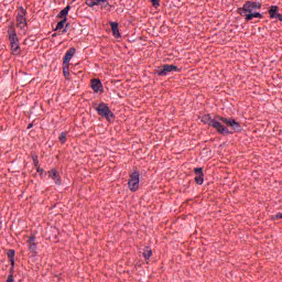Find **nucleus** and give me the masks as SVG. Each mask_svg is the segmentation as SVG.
I'll list each match as a JSON object with an SVG mask.
<instances>
[{"instance_id": "1", "label": "nucleus", "mask_w": 282, "mask_h": 282, "mask_svg": "<svg viewBox=\"0 0 282 282\" xmlns=\"http://www.w3.org/2000/svg\"><path fill=\"white\" fill-rule=\"evenodd\" d=\"M202 122H204L205 124H208L209 127H214V129L217 130L223 135L230 134L229 129L226 128L224 124H227V127H231V130L234 132L241 131V124L235 119H230V118L218 117V119H212L209 115H205L202 117Z\"/></svg>"}, {"instance_id": "2", "label": "nucleus", "mask_w": 282, "mask_h": 282, "mask_svg": "<svg viewBox=\"0 0 282 282\" xmlns=\"http://www.w3.org/2000/svg\"><path fill=\"white\" fill-rule=\"evenodd\" d=\"M262 4L260 2H245L242 9H238L240 15L245 17L247 21H251L253 19H262V15L258 13L256 10H260Z\"/></svg>"}, {"instance_id": "3", "label": "nucleus", "mask_w": 282, "mask_h": 282, "mask_svg": "<svg viewBox=\"0 0 282 282\" xmlns=\"http://www.w3.org/2000/svg\"><path fill=\"white\" fill-rule=\"evenodd\" d=\"M9 42H11V53L13 55H20L21 48L19 44V37L14 31L9 32Z\"/></svg>"}, {"instance_id": "4", "label": "nucleus", "mask_w": 282, "mask_h": 282, "mask_svg": "<svg viewBox=\"0 0 282 282\" xmlns=\"http://www.w3.org/2000/svg\"><path fill=\"white\" fill-rule=\"evenodd\" d=\"M26 11L23 9V7H20L18 9V17L15 18V21L18 22V28L22 31H25V28L28 25L26 22Z\"/></svg>"}, {"instance_id": "5", "label": "nucleus", "mask_w": 282, "mask_h": 282, "mask_svg": "<svg viewBox=\"0 0 282 282\" xmlns=\"http://www.w3.org/2000/svg\"><path fill=\"white\" fill-rule=\"evenodd\" d=\"M96 111L99 116H101L102 118H106L107 120H111V118H113V113L107 104H100L96 108Z\"/></svg>"}, {"instance_id": "6", "label": "nucleus", "mask_w": 282, "mask_h": 282, "mask_svg": "<svg viewBox=\"0 0 282 282\" xmlns=\"http://www.w3.org/2000/svg\"><path fill=\"white\" fill-rule=\"evenodd\" d=\"M128 186L131 192H137L140 188V173L133 172L130 175Z\"/></svg>"}, {"instance_id": "7", "label": "nucleus", "mask_w": 282, "mask_h": 282, "mask_svg": "<svg viewBox=\"0 0 282 282\" xmlns=\"http://www.w3.org/2000/svg\"><path fill=\"white\" fill-rule=\"evenodd\" d=\"M178 68L175 65H164L163 67H159L156 69L158 75L167 76L170 73L177 72Z\"/></svg>"}, {"instance_id": "8", "label": "nucleus", "mask_w": 282, "mask_h": 282, "mask_svg": "<svg viewBox=\"0 0 282 282\" xmlns=\"http://www.w3.org/2000/svg\"><path fill=\"white\" fill-rule=\"evenodd\" d=\"M269 15L271 19H276L282 22V15L279 13V7L272 6L269 9Z\"/></svg>"}, {"instance_id": "9", "label": "nucleus", "mask_w": 282, "mask_h": 282, "mask_svg": "<svg viewBox=\"0 0 282 282\" xmlns=\"http://www.w3.org/2000/svg\"><path fill=\"white\" fill-rule=\"evenodd\" d=\"M194 172L196 173L195 182L198 185H203L204 183L203 167H195Z\"/></svg>"}, {"instance_id": "10", "label": "nucleus", "mask_w": 282, "mask_h": 282, "mask_svg": "<svg viewBox=\"0 0 282 282\" xmlns=\"http://www.w3.org/2000/svg\"><path fill=\"white\" fill-rule=\"evenodd\" d=\"M48 177L53 180L56 185H61V176L56 170L48 171Z\"/></svg>"}, {"instance_id": "11", "label": "nucleus", "mask_w": 282, "mask_h": 282, "mask_svg": "<svg viewBox=\"0 0 282 282\" xmlns=\"http://www.w3.org/2000/svg\"><path fill=\"white\" fill-rule=\"evenodd\" d=\"M75 53H76L75 48H69L65 53V56H64V59H63L64 64H68L72 61V58L74 57Z\"/></svg>"}, {"instance_id": "12", "label": "nucleus", "mask_w": 282, "mask_h": 282, "mask_svg": "<svg viewBox=\"0 0 282 282\" xmlns=\"http://www.w3.org/2000/svg\"><path fill=\"white\" fill-rule=\"evenodd\" d=\"M28 243H29V250H30L33 254H35V253H36V250H37V246H36V243H35V238H34V236H31V237L29 238Z\"/></svg>"}, {"instance_id": "13", "label": "nucleus", "mask_w": 282, "mask_h": 282, "mask_svg": "<svg viewBox=\"0 0 282 282\" xmlns=\"http://www.w3.org/2000/svg\"><path fill=\"white\" fill-rule=\"evenodd\" d=\"M70 9H72L70 4H67V7H65L64 9H62V11H59L57 17L61 18L62 20L67 19V15H68Z\"/></svg>"}, {"instance_id": "14", "label": "nucleus", "mask_w": 282, "mask_h": 282, "mask_svg": "<svg viewBox=\"0 0 282 282\" xmlns=\"http://www.w3.org/2000/svg\"><path fill=\"white\" fill-rule=\"evenodd\" d=\"M110 26H111L113 36L119 39L120 37L119 24L117 22H111Z\"/></svg>"}, {"instance_id": "15", "label": "nucleus", "mask_w": 282, "mask_h": 282, "mask_svg": "<svg viewBox=\"0 0 282 282\" xmlns=\"http://www.w3.org/2000/svg\"><path fill=\"white\" fill-rule=\"evenodd\" d=\"M91 88H93V90L98 93L102 88V83L99 79H94V80H91Z\"/></svg>"}, {"instance_id": "16", "label": "nucleus", "mask_w": 282, "mask_h": 282, "mask_svg": "<svg viewBox=\"0 0 282 282\" xmlns=\"http://www.w3.org/2000/svg\"><path fill=\"white\" fill-rule=\"evenodd\" d=\"M99 4V0H86V6L94 8Z\"/></svg>"}, {"instance_id": "17", "label": "nucleus", "mask_w": 282, "mask_h": 282, "mask_svg": "<svg viewBox=\"0 0 282 282\" xmlns=\"http://www.w3.org/2000/svg\"><path fill=\"white\" fill-rule=\"evenodd\" d=\"M98 6H99L101 9H107L108 7H110L108 0H99Z\"/></svg>"}, {"instance_id": "18", "label": "nucleus", "mask_w": 282, "mask_h": 282, "mask_svg": "<svg viewBox=\"0 0 282 282\" xmlns=\"http://www.w3.org/2000/svg\"><path fill=\"white\" fill-rule=\"evenodd\" d=\"M58 140L62 144H65L67 141V133L66 132H62L58 137Z\"/></svg>"}, {"instance_id": "19", "label": "nucleus", "mask_w": 282, "mask_h": 282, "mask_svg": "<svg viewBox=\"0 0 282 282\" xmlns=\"http://www.w3.org/2000/svg\"><path fill=\"white\" fill-rule=\"evenodd\" d=\"M66 22H67V19H63L61 22H58L55 28V31L64 29Z\"/></svg>"}, {"instance_id": "20", "label": "nucleus", "mask_w": 282, "mask_h": 282, "mask_svg": "<svg viewBox=\"0 0 282 282\" xmlns=\"http://www.w3.org/2000/svg\"><path fill=\"white\" fill-rule=\"evenodd\" d=\"M151 256H152L151 249L150 248H145L144 251H143V257L145 259H149Z\"/></svg>"}, {"instance_id": "21", "label": "nucleus", "mask_w": 282, "mask_h": 282, "mask_svg": "<svg viewBox=\"0 0 282 282\" xmlns=\"http://www.w3.org/2000/svg\"><path fill=\"white\" fill-rule=\"evenodd\" d=\"M15 252L13 250H9L8 256L11 258V264H13V257H14Z\"/></svg>"}, {"instance_id": "22", "label": "nucleus", "mask_w": 282, "mask_h": 282, "mask_svg": "<svg viewBox=\"0 0 282 282\" xmlns=\"http://www.w3.org/2000/svg\"><path fill=\"white\" fill-rule=\"evenodd\" d=\"M63 72H64V76H65V77H68V76H69L68 65L65 66V68H64Z\"/></svg>"}, {"instance_id": "23", "label": "nucleus", "mask_w": 282, "mask_h": 282, "mask_svg": "<svg viewBox=\"0 0 282 282\" xmlns=\"http://www.w3.org/2000/svg\"><path fill=\"white\" fill-rule=\"evenodd\" d=\"M150 1L152 2L153 7H159L160 6L159 0H150Z\"/></svg>"}, {"instance_id": "24", "label": "nucleus", "mask_w": 282, "mask_h": 282, "mask_svg": "<svg viewBox=\"0 0 282 282\" xmlns=\"http://www.w3.org/2000/svg\"><path fill=\"white\" fill-rule=\"evenodd\" d=\"M274 219H282V213L275 214Z\"/></svg>"}, {"instance_id": "25", "label": "nucleus", "mask_w": 282, "mask_h": 282, "mask_svg": "<svg viewBox=\"0 0 282 282\" xmlns=\"http://www.w3.org/2000/svg\"><path fill=\"white\" fill-rule=\"evenodd\" d=\"M14 280H13V276L11 275V276H9V279H8V281L7 282H13Z\"/></svg>"}, {"instance_id": "26", "label": "nucleus", "mask_w": 282, "mask_h": 282, "mask_svg": "<svg viewBox=\"0 0 282 282\" xmlns=\"http://www.w3.org/2000/svg\"><path fill=\"white\" fill-rule=\"evenodd\" d=\"M32 127H33V124L31 123V124H29V129H32Z\"/></svg>"}]
</instances>
